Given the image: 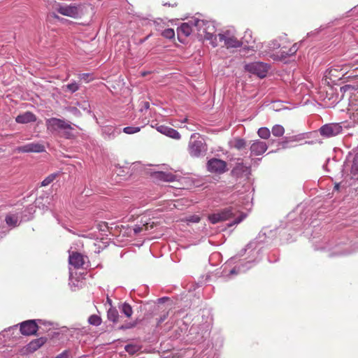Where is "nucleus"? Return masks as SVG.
Instances as JSON below:
<instances>
[{
  "label": "nucleus",
  "mask_w": 358,
  "mask_h": 358,
  "mask_svg": "<svg viewBox=\"0 0 358 358\" xmlns=\"http://www.w3.org/2000/svg\"><path fill=\"white\" fill-rule=\"evenodd\" d=\"M343 131V127L340 123L326 124L320 127V135L325 138L336 136Z\"/></svg>",
  "instance_id": "423d86ee"
},
{
  "label": "nucleus",
  "mask_w": 358,
  "mask_h": 358,
  "mask_svg": "<svg viewBox=\"0 0 358 358\" xmlns=\"http://www.w3.org/2000/svg\"><path fill=\"white\" fill-rule=\"evenodd\" d=\"M258 136L263 139H268L271 136V131L267 127H261L257 131Z\"/></svg>",
  "instance_id": "bb28decb"
},
{
  "label": "nucleus",
  "mask_w": 358,
  "mask_h": 358,
  "mask_svg": "<svg viewBox=\"0 0 358 358\" xmlns=\"http://www.w3.org/2000/svg\"><path fill=\"white\" fill-rule=\"evenodd\" d=\"M69 264L75 268H82L85 264V257L80 253L73 252L69 257Z\"/></svg>",
  "instance_id": "ddd939ff"
},
{
  "label": "nucleus",
  "mask_w": 358,
  "mask_h": 358,
  "mask_svg": "<svg viewBox=\"0 0 358 358\" xmlns=\"http://www.w3.org/2000/svg\"><path fill=\"white\" fill-rule=\"evenodd\" d=\"M281 47L280 43L277 39H274L268 43V48L270 51H273Z\"/></svg>",
  "instance_id": "473e14b6"
},
{
  "label": "nucleus",
  "mask_w": 358,
  "mask_h": 358,
  "mask_svg": "<svg viewBox=\"0 0 358 358\" xmlns=\"http://www.w3.org/2000/svg\"><path fill=\"white\" fill-rule=\"evenodd\" d=\"M207 169L211 173L221 174L227 171V163L222 159L212 158L207 163Z\"/></svg>",
  "instance_id": "6e6552de"
},
{
  "label": "nucleus",
  "mask_w": 358,
  "mask_h": 358,
  "mask_svg": "<svg viewBox=\"0 0 358 358\" xmlns=\"http://www.w3.org/2000/svg\"><path fill=\"white\" fill-rule=\"evenodd\" d=\"M59 176V173H53L48 176L42 182L41 186L46 187L52 183L58 176Z\"/></svg>",
  "instance_id": "393cba45"
},
{
  "label": "nucleus",
  "mask_w": 358,
  "mask_h": 358,
  "mask_svg": "<svg viewBox=\"0 0 358 358\" xmlns=\"http://www.w3.org/2000/svg\"><path fill=\"white\" fill-rule=\"evenodd\" d=\"M119 309L121 313L128 318L131 317L133 314L131 306L127 302H124L123 303L120 304L119 306Z\"/></svg>",
  "instance_id": "4be33fe9"
},
{
  "label": "nucleus",
  "mask_w": 358,
  "mask_h": 358,
  "mask_svg": "<svg viewBox=\"0 0 358 358\" xmlns=\"http://www.w3.org/2000/svg\"><path fill=\"white\" fill-rule=\"evenodd\" d=\"M348 110L351 113L354 120L358 122V99L355 96L350 100Z\"/></svg>",
  "instance_id": "aec40b11"
},
{
  "label": "nucleus",
  "mask_w": 358,
  "mask_h": 358,
  "mask_svg": "<svg viewBox=\"0 0 358 358\" xmlns=\"http://www.w3.org/2000/svg\"><path fill=\"white\" fill-rule=\"evenodd\" d=\"M157 130L162 134H164L166 135V136H169L170 138H172L173 139H176V140H178L180 138L181 136L180 134H179V132L171 128V127H169L168 126H166V125H159L157 127Z\"/></svg>",
  "instance_id": "4468645a"
},
{
  "label": "nucleus",
  "mask_w": 358,
  "mask_h": 358,
  "mask_svg": "<svg viewBox=\"0 0 358 358\" xmlns=\"http://www.w3.org/2000/svg\"><path fill=\"white\" fill-rule=\"evenodd\" d=\"M238 271L236 270V268H234L230 271V275L236 274Z\"/></svg>",
  "instance_id": "37998d69"
},
{
  "label": "nucleus",
  "mask_w": 358,
  "mask_h": 358,
  "mask_svg": "<svg viewBox=\"0 0 358 358\" xmlns=\"http://www.w3.org/2000/svg\"><path fill=\"white\" fill-rule=\"evenodd\" d=\"M46 341L47 338L45 337L34 339L27 345V350L30 352H34L44 345Z\"/></svg>",
  "instance_id": "a211bd4d"
},
{
  "label": "nucleus",
  "mask_w": 358,
  "mask_h": 358,
  "mask_svg": "<svg viewBox=\"0 0 358 358\" xmlns=\"http://www.w3.org/2000/svg\"><path fill=\"white\" fill-rule=\"evenodd\" d=\"M52 8L63 15L71 17H76L78 15V9L76 6L62 5L55 2V3L52 5Z\"/></svg>",
  "instance_id": "1a4fd4ad"
},
{
  "label": "nucleus",
  "mask_w": 358,
  "mask_h": 358,
  "mask_svg": "<svg viewBox=\"0 0 358 358\" xmlns=\"http://www.w3.org/2000/svg\"><path fill=\"white\" fill-rule=\"evenodd\" d=\"M141 229H142L141 227H135L134 230L136 234H138L141 231Z\"/></svg>",
  "instance_id": "79ce46f5"
},
{
  "label": "nucleus",
  "mask_w": 358,
  "mask_h": 358,
  "mask_svg": "<svg viewBox=\"0 0 358 358\" xmlns=\"http://www.w3.org/2000/svg\"><path fill=\"white\" fill-rule=\"evenodd\" d=\"M63 89L64 91H68V92H70L71 93H73V92H76L77 90H78L79 85L77 83L73 82V83H71L66 85L63 86Z\"/></svg>",
  "instance_id": "cd10ccee"
},
{
  "label": "nucleus",
  "mask_w": 358,
  "mask_h": 358,
  "mask_svg": "<svg viewBox=\"0 0 358 358\" xmlns=\"http://www.w3.org/2000/svg\"><path fill=\"white\" fill-rule=\"evenodd\" d=\"M74 115H80V111L75 107L72 108L71 110Z\"/></svg>",
  "instance_id": "ea45409f"
},
{
  "label": "nucleus",
  "mask_w": 358,
  "mask_h": 358,
  "mask_svg": "<svg viewBox=\"0 0 358 358\" xmlns=\"http://www.w3.org/2000/svg\"><path fill=\"white\" fill-rule=\"evenodd\" d=\"M218 36L219 40L224 41V45L227 48H239L243 45V42L238 40L229 30L224 31L223 34H219Z\"/></svg>",
  "instance_id": "0eeeda50"
},
{
  "label": "nucleus",
  "mask_w": 358,
  "mask_h": 358,
  "mask_svg": "<svg viewBox=\"0 0 358 358\" xmlns=\"http://www.w3.org/2000/svg\"><path fill=\"white\" fill-rule=\"evenodd\" d=\"M271 133L274 136H282L285 133L284 127L280 124H275L272 127Z\"/></svg>",
  "instance_id": "a878e982"
},
{
  "label": "nucleus",
  "mask_w": 358,
  "mask_h": 358,
  "mask_svg": "<svg viewBox=\"0 0 358 358\" xmlns=\"http://www.w3.org/2000/svg\"><path fill=\"white\" fill-rule=\"evenodd\" d=\"M88 322L94 326H99L101 324V318L97 315H92L88 318Z\"/></svg>",
  "instance_id": "c85d7f7f"
},
{
  "label": "nucleus",
  "mask_w": 358,
  "mask_h": 358,
  "mask_svg": "<svg viewBox=\"0 0 358 358\" xmlns=\"http://www.w3.org/2000/svg\"><path fill=\"white\" fill-rule=\"evenodd\" d=\"M169 312H165L160 316V317L157 320V325H159L161 323H162L168 317Z\"/></svg>",
  "instance_id": "e433bc0d"
},
{
  "label": "nucleus",
  "mask_w": 358,
  "mask_h": 358,
  "mask_svg": "<svg viewBox=\"0 0 358 358\" xmlns=\"http://www.w3.org/2000/svg\"><path fill=\"white\" fill-rule=\"evenodd\" d=\"M299 49V45L297 43H294L289 50L288 51H285V50H280V54H277V55H271V57L274 59V60H283L285 59V58H287V57L289 56H292V55H294L298 50Z\"/></svg>",
  "instance_id": "2eb2a0df"
},
{
  "label": "nucleus",
  "mask_w": 358,
  "mask_h": 358,
  "mask_svg": "<svg viewBox=\"0 0 358 358\" xmlns=\"http://www.w3.org/2000/svg\"><path fill=\"white\" fill-rule=\"evenodd\" d=\"M36 115L33 113L29 111H27L22 114H20L15 117V122L19 124H27L36 122Z\"/></svg>",
  "instance_id": "dca6fc26"
},
{
  "label": "nucleus",
  "mask_w": 358,
  "mask_h": 358,
  "mask_svg": "<svg viewBox=\"0 0 358 358\" xmlns=\"http://www.w3.org/2000/svg\"><path fill=\"white\" fill-rule=\"evenodd\" d=\"M246 217V214L240 212L236 206H229L220 212L213 213L208 216L209 221L215 224L220 222L226 221L231 218H234L232 223L229 224V227H232L234 224H238L241 222Z\"/></svg>",
  "instance_id": "f03ea898"
},
{
  "label": "nucleus",
  "mask_w": 358,
  "mask_h": 358,
  "mask_svg": "<svg viewBox=\"0 0 358 358\" xmlns=\"http://www.w3.org/2000/svg\"><path fill=\"white\" fill-rule=\"evenodd\" d=\"M250 169L243 163H237L232 170V173L236 176H247L249 173Z\"/></svg>",
  "instance_id": "f3484780"
},
{
  "label": "nucleus",
  "mask_w": 358,
  "mask_h": 358,
  "mask_svg": "<svg viewBox=\"0 0 358 358\" xmlns=\"http://www.w3.org/2000/svg\"><path fill=\"white\" fill-rule=\"evenodd\" d=\"M20 332L24 336L35 335L38 329L36 320H29L20 323Z\"/></svg>",
  "instance_id": "9d476101"
},
{
  "label": "nucleus",
  "mask_w": 358,
  "mask_h": 358,
  "mask_svg": "<svg viewBox=\"0 0 358 358\" xmlns=\"http://www.w3.org/2000/svg\"><path fill=\"white\" fill-rule=\"evenodd\" d=\"M155 178L165 182H173L176 180V176L171 173L158 171L154 173Z\"/></svg>",
  "instance_id": "6ab92c4d"
},
{
  "label": "nucleus",
  "mask_w": 358,
  "mask_h": 358,
  "mask_svg": "<svg viewBox=\"0 0 358 358\" xmlns=\"http://www.w3.org/2000/svg\"><path fill=\"white\" fill-rule=\"evenodd\" d=\"M19 152H42L45 151L43 145L38 143H30L17 148Z\"/></svg>",
  "instance_id": "9b49d317"
},
{
  "label": "nucleus",
  "mask_w": 358,
  "mask_h": 358,
  "mask_svg": "<svg viewBox=\"0 0 358 358\" xmlns=\"http://www.w3.org/2000/svg\"><path fill=\"white\" fill-rule=\"evenodd\" d=\"M47 129L50 132L59 131H63V136L66 138H71L73 136L72 130L73 129L71 124L69 122L56 117L47 119L45 121Z\"/></svg>",
  "instance_id": "7ed1b4c3"
},
{
  "label": "nucleus",
  "mask_w": 358,
  "mask_h": 358,
  "mask_svg": "<svg viewBox=\"0 0 358 358\" xmlns=\"http://www.w3.org/2000/svg\"><path fill=\"white\" fill-rule=\"evenodd\" d=\"M334 69H331L330 70V73H331L333 72Z\"/></svg>",
  "instance_id": "09e8293b"
},
{
  "label": "nucleus",
  "mask_w": 358,
  "mask_h": 358,
  "mask_svg": "<svg viewBox=\"0 0 358 358\" xmlns=\"http://www.w3.org/2000/svg\"><path fill=\"white\" fill-rule=\"evenodd\" d=\"M167 299H168V298H166V297H162V298L159 299L158 301H159V303H163Z\"/></svg>",
  "instance_id": "c03bdc74"
},
{
  "label": "nucleus",
  "mask_w": 358,
  "mask_h": 358,
  "mask_svg": "<svg viewBox=\"0 0 358 358\" xmlns=\"http://www.w3.org/2000/svg\"><path fill=\"white\" fill-rule=\"evenodd\" d=\"M108 319L114 322L117 323L119 321L120 315L117 310L115 308H110L107 312Z\"/></svg>",
  "instance_id": "5701e85b"
},
{
  "label": "nucleus",
  "mask_w": 358,
  "mask_h": 358,
  "mask_svg": "<svg viewBox=\"0 0 358 358\" xmlns=\"http://www.w3.org/2000/svg\"><path fill=\"white\" fill-rule=\"evenodd\" d=\"M244 69L246 71L263 78L266 77L269 66L266 63L255 62L245 64Z\"/></svg>",
  "instance_id": "39448f33"
},
{
  "label": "nucleus",
  "mask_w": 358,
  "mask_h": 358,
  "mask_svg": "<svg viewBox=\"0 0 358 358\" xmlns=\"http://www.w3.org/2000/svg\"><path fill=\"white\" fill-rule=\"evenodd\" d=\"M267 148L268 146L265 142L256 140L250 145V150L252 155L258 156L264 153Z\"/></svg>",
  "instance_id": "f8f14e48"
},
{
  "label": "nucleus",
  "mask_w": 358,
  "mask_h": 358,
  "mask_svg": "<svg viewBox=\"0 0 358 358\" xmlns=\"http://www.w3.org/2000/svg\"><path fill=\"white\" fill-rule=\"evenodd\" d=\"M193 27L197 30L198 35L201 38L209 41L213 47L217 46V39L216 35H215L216 28L212 21L193 18L188 22L182 23L177 29L178 37L189 36L193 31Z\"/></svg>",
  "instance_id": "f257e3e1"
},
{
  "label": "nucleus",
  "mask_w": 358,
  "mask_h": 358,
  "mask_svg": "<svg viewBox=\"0 0 358 358\" xmlns=\"http://www.w3.org/2000/svg\"><path fill=\"white\" fill-rule=\"evenodd\" d=\"M207 151L205 141L198 134H193L190 136L188 144V152L192 157H199Z\"/></svg>",
  "instance_id": "20e7f679"
},
{
  "label": "nucleus",
  "mask_w": 358,
  "mask_h": 358,
  "mask_svg": "<svg viewBox=\"0 0 358 358\" xmlns=\"http://www.w3.org/2000/svg\"><path fill=\"white\" fill-rule=\"evenodd\" d=\"M241 41L243 42V44H244V43H247V44L251 43L253 41L252 36V31H250V30L245 31V33H244V36H243V38H242Z\"/></svg>",
  "instance_id": "c756f323"
},
{
  "label": "nucleus",
  "mask_w": 358,
  "mask_h": 358,
  "mask_svg": "<svg viewBox=\"0 0 358 358\" xmlns=\"http://www.w3.org/2000/svg\"><path fill=\"white\" fill-rule=\"evenodd\" d=\"M89 76V74L87 73H83L81 75V78H87V76Z\"/></svg>",
  "instance_id": "a18cd8bd"
},
{
  "label": "nucleus",
  "mask_w": 358,
  "mask_h": 358,
  "mask_svg": "<svg viewBox=\"0 0 358 358\" xmlns=\"http://www.w3.org/2000/svg\"><path fill=\"white\" fill-rule=\"evenodd\" d=\"M355 69H358V64H357V66H355Z\"/></svg>",
  "instance_id": "8fccbe9b"
},
{
  "label": "nucleus",
  "mask_w": 358,
  "mask_h": 358,
  "mask_svg": "<svg viewBox=\"0 0 358 358\" xmlns=\"http://www.w3.org/2000/svg\"><path fill=\"white\" fill-rule=\"evenodd\" d=\"M5 221L6 224L10 227H15L18 225V217L16 215H7Z\"/></svg>",
  "instance_id": "b1692460"
},
{
  "label": "nucleus",
  "mask_w": 358,
  "mask_h": 358,
  "mask_svg": "<svg viewBox=\"0 0 358 358\" xmlns=\"http://www.w3.org/2000/svg\"><path fill=\"white\" fill-rule=\"evenodd\" d=\"M162 36L166 38L171 39L175 36V31L173 29H166L162 32Z\"/></svg>",
  "instance_id": "f704fd0d"
},
{
  "label": "nucleus",
  "mask_w": 358,
  "mask_h": 358,
  "mask_svg": "<svg viewBox=\"0 0 358 358\" xmlns=\"http://www.w3.org/2000/svg\"><path fill=\"white\" fill-rule=\"evenodd\" d=\"M149 107H150V103H149V102H148V101H145V102H143V108H144L145 109H148V108H149Z\"/></svg>",
  "instance_id": "a19ab883"
},
{
  "label": "nucleus",
  "mask_w": 358,
  "mask_h": 358,
  "mask_svg": "<svg viewBox=\"0 0 358 358\" xmlns=\"http://www.w3.org/2000/svg\"><path fill=\"white\" fill-rule=\"evenodd\" d=\"M103 132L108 138H113L120 134V130L113 126H106L103 128Z\"/></svg>",
  "instance_id": "412c9836"
},
{
  "label": "nucleus",
  "mask_w": 358,
  "mask_h": 358,
  "mask_svg": "<svg viewBox=\"0 0 358 358\" xmlns=\"http://www.w3.org/2000/svg\"><path fill=\"white\" fill-rule=\"evenodd\" d=\"M294 141V140H293V139L288 140V139L286 138L285 141H282V142H280V145H281L282 148H287V144L288 143V142Z\"/></svg>",
  "instance_id": "4c0bfd02"
},
{
  "label": "nucleus",
  "mask_w": 358,
  "mask_h": 358,
  "mask_svg": "<svg viewBox=\"0 0 358 358\" xmlns=\"http://www.w3.org/2000/svg\"><path fill=\"white\" fill-rule=\"evenodd\" d=\"M233 146L237 150H241L246 146V141L243 138H236Z\"/></svg>",
  "instance_id": "7c9ffc66"
},
{
  "label": "nucleus",
  "mask_w": 358,
  "mask_h": 358,
  "mask_svg": "<svg viewBox=\"0 0 358 358\" xmlns=\"http://www.w3.org/2000/svg\"><path fill=\"white\" fill-rule=\"evenodd\" d=\"M200 220V217L196 215H190L186 218V221L191 223H198Z\"/></svg>",
  "instance_id": "c9c22d12"
},
{
  "label": "nucleus",
  "mask_w": 358,
  "mask_h": 358,
  "mask_svg": "<svg viewBox=\"0 0 358 358\" xmlns=\"http://www.w3.org/2000/svg\"><path fill=\"white\" fill-rule=\"evenodd\" d=\"M140 127H126L123 129V132L127 134H133L140 131Z\"/></svg>",
  "instance_id": "72a5a7b5"
},
{
  "label": "nucleus",
  "mask_w": 358,
  "mask_h": 358,
  "mask_svg": "<svg viewBox=\"0 0 358 358\" xmlns=\"http://www.w3.org/2000/svg\"><path fill=\"white\" fill-rule=\"evenodd\" d=\"M124 350L130 355H134L139 350V347L136 345L128 344L125 345Z\"/></svg>",
  "instance_id": "2f4dec72"
},
{
  "label": "nucleus",
  "mask_w": 358,
  "mask_h": 358,
  "mask_svg": "<svg viewBox=\"0 0 358 358\" xmlns=\"http://www.w3.org/2000/svg\"><path fill=\"white\" fill-rule=\"evenodd\" d=\"M187 121H188L187 118H185V119L182 121V122H187Z\"/></svg>",
  "instance_id": "49530a36"
},
{
  "label": "nucleus",
  "mask_w": 358,
  "mask_h": 358,
  "mask_svg": "<svg viewBox=\"0 0 358 358\" xmlns=\"http://www.w3.org/2000/svg\"><path fill=\"white\" fill-rule=\"evenodd\" d=\"M41 200H43V198H38L35 201V204H36V206L38 207V208H41Z\"/></svg>",
  "instance_id": "58836bf2"
},
{
  "label": "nucleus",
  "mask_w": 358,
  "mask_h": 358,
  "mask_svg": "<svg viewBox=\"0 0 358 358\" xmlns=\"http://www.w3.org/2000/svg\"><path fill=\"white\" fill-rule=\"evenodd\" d=\"M129 327H127V328H129ZM121 329H126V327H124L122 326V327H121Z\"/></svg>",
  "instance_id": "de8ad7c7"
}]
</instances>
